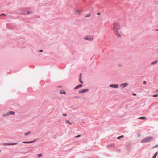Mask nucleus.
Segmentation results:
<instances>
[{"label": "nucleus", "mask_w": 158, "mask_h": 158, "mask_svg": "<svg viewBox=\"0 0 158 158\" xmlns=\"http://www.w3.org/2000/svg\"><path fill=\"white\" fill-rule=\"evenodd\" d=\"M120 28V25L118 23H115L113 26V30L115 35L118 37H120L121 35L118 32V30Z\"/></svg>", "instance_id": "f257e3e1"}, {"label": "nucleus", "mask_w": 158, "mask_h": 158, "mask_svg": "<svg viewBox=\"0 0 158 158\" xmlns=\"http://www.w3.org/2000/svg\"><path fill=\"white\" fill-rule=\"evenodd\" d=\"M153 137L152 136H148L144 138L141 141L142 143L149 142L153 139Z\"/></svg>", "instance_id": "f03ea898"}, {"label": "nucleus", "mask_w": 158, "mask_h": 158, "mask_svg": "<svg viewBox=\"0 0 158 158\" xmlns=\"http://www.w3.org/2000/svg\"><path fill=\"white\" fill-rule=\"evenodd\" d=\"M15 114V113L14 112L12 111H9L6 112V113L2 115L3 117H6L7 116L10 115H14Z\"/></svg>", "instance_id": "7ed1b4c3"}, {"label": "nucleus", "mask_w": 158, "mask_h": 158, "mask_svg": "<svg viewBox=\"0 0 158 158\" xmlns=\"http://www.w3.org/2000/svg\"><path fill=\"white\" fill-rule=\"evenodd\" d=\"M94 37L90 36H87L84 38V40L90 41H92Z\"/></svg>", "instance_id": "20e7f679"}, {"label": "nucleus", "mask_w": 158, "mask_h": 158, "mask_svg": "<svg viewBox=\"0 0 158 158\" xmlns=\"http://www.w3.org/2000/svg\"><path fill=\"white\" fill-rule=\"evenodd\" d=\"M109 87L111 88H117L118 87V86L117 84H111L109 85Z\"/></svg>", "instance_id": "39448f33"}, {"label": "nucleus", "mask_w": 158, "mask_h": 158, "mask_svg": "<svg viewBox=\"0 0 158 158\" xmlns=\"http://www.w3.org/2000/svg\"><path fill=\"white\" fill-rule=\"evenodd\" d=\"M128 85V84L127 83H123L121 84L120 85V86L122 88H124Z\"/></svg>", "instance_id": "423d86ee"}, {"label": "nucleus", "mask_w": 158, "mask_h": 158, "mask_svg": "<svg viewBox=\"0 0 158 158\" xmlns=\"http://www.w3.org/2000/svg\"><path fill=\"white\" fill-rule=\"evenodd\" d=\"M88 89H85L83 90H81L78 92L79 93H85L88 91Z\"/></svg>", "instance_id": "0eeeda50"}, {"label": "nucleus", "mask_w": 158, "mask_h": 158, "mask_svg": "<svg viewBox=\"0 0 158 158\" xmlns=\"http://www.w3.org/2000/svg\"><path fill=\"white\" fill-rule=\"evenodd\" d=\"M25 42V40L23 38H21L19 40V42L21 44L24 43Z\"/></svg>", "instance_id": "6e6552de"}, {"label": "nucleus", "mask_w": 158, "mask_h": 158, "mask_svg": "<svg viewBox=\"0 0 158 158\" xmlns=\"http://www.w3.org/2000/svg\"><path fill=\"white\" fill-rule=\"evenodd\" d=\"M82 86V85L81 84H79L77 86H76L75 88H74V89H77L81 87Z\"/></svg>", "instance_id": "1a4fd4ad"}, {"label": "nucleus", "mask_w": 158, "mask_h": 158, "mask_svg": "<svg viewBox=\"0 0 158 158\" xmlns=\"http://www.w3.org/2000/svg\"><path fill=\"white\" fill-rule=\"evenodd\" d=\"M81 75H82V74L81 73H80V75H79V81L81 83L83 84V82L81 79Z\"/></svg>", "instance_id": "9d476101"}, {"label": "nucleus", "mask_w": 158, "mask_h": 158, "mask_svg": "<svg viewBox=\"0 0 158 158\" xmlns=\"http://www.w3.org/2000/svg\"><path fill=\"white\" fill-rule=\"evenodd\" d=\"M75 12L76 14H79L81 13L79 10L77 9L75 10Z\"/></svg>", "instance_id": "9b49d317"}, {"label": "nucleus", "mask_w": 158, "mask_h": 158, "mask_svg": "<svg viewBox=\"0 0 158 158\" xmlns=\"http://www.w3.org/2000/svg\"><path fill=\"white\" fill-rule=\"evenodd\" d=\"M60 93L61 94H66V92L64 90H61L60 92Z\"/></svg>", "instance_id": "f8f14e48"}, {"label": "nucleus", "mask_w": 158, "mask_h": 158, "mask_svg": "<svg viewBox=\"0 0 158 158\" xmlns=\"http://www.w3.org/2000/svg\"><path fill=\"white\" fill-rule=\"evenodd\" d=\"M31 132L30 131H28L27 133H25L24 135L25 136H27L28 135H30L31 134Z\"/></svg>", "instance_id": "ddd939ff"}, {"label": "nucleus", "mask_w": 158, "mask_h": 158, "mask_svg": "<svg viewBox=\"0 0 158 158\" xmlns=\"http://www.w3.org/2000/svg\"><path fill=\"white\" fill-rule=\"evenodd\" d=\"M138 118L140 119H141L144 120V119H146L147 118L145 117H140Z\"/></svg>", "instance_id": "4468645a"}, {"label": "nucleus", "mask_w": 158, "mask_h": 158, "mask_svg": "<svg viewBox=\"0 0 158 158\" xmlns=\"http://www.w3.org/2000/svg\"><path fill=\"white\" fill-rule=\"evenodd\" d=\"M10 25L9 24H7L6 25V27L7 28L9 29H12L13 28V27H10Z\"/></svg>", "instance_id": "2eb2a0df"}, {"label": "nucleus", "mask_w": 158, "mask_h": 158, "mask_svg": "<svg viewBox=\"0 0 158 158\" xmlns=\"http://www.w3.org/2000/svg\"><path fill=\"white\" fill-rule=\"evenodd\" d=\"M157 62V61L156 60L155 61L152 62L151 63V65H154V64H155Z\"/></svg>", "instance_id": "dca6fc26"}, {"label": "nucleus", "mask_w": 158, "mask_h": 158, "mask_svg": "<svg viewBox=\"0 0 158 158\" xmlns=\"http://www.w3.org/2000/svg\"><path fill=\"white\" fill-rule=\"evenodd\" d=\"M34 141H31L29 142H23V143H33Z\"/></svg>", "instance_id": "f3484780"}, {"label": "nucleus", "mask_w": 158, "mask_h": 158, "mask_svg": "<svg viewBox=\"0 0 158 158\" xmlns=\"http://www.w3.org/2000/svg\"><path fill=\"white\" fill-rule=\"evenodd\" d=\"M123 137H124V136L123 135H122L121 136H120L118 137L117 139H121V138H123Z\"/></svg>", "instance_id": "a211bd4d"}, {"label": "nucleus", "mask_w": 158, "mask_h": 158, "mask_svg": "<svg viewBox=\"0 0 158 158\" xmlns=\"http://www.w3.org/2000/svg\"><path fill=\"white\" fill-rule=\"evenodd\" d=\"M157 152H156L155 153V154H154V155L153 157V158H156L157 155Z\"/></svg>", "instance_id": "6ab92c4d"}, {"label": "nucleus", "mask_w": 158, "mask_h": 158, "mask_svg": "<svg viewBox=\"0 0 158 158\" xmlns=\"http://www.w3.org/2000/svg\"><path fill=\"white\" fill-rule=\"evenodd\" d=\"M42 156V154H39L38 155H37V156L38 157H41Z\"/></svg>", "instance_id": "aec40b11"}, {"label": "nucleus", "mask_w": 158, "mask_h": 158, "mask_svg": "<svg viewBox=\"0 0 158 158\" xmlns=\"http://www.w3.org/2000/svg\"><path fill=\"white\" fill-rule=\"evenodd\" d=\"M90 15H91V14H88L86 15L85 17H89L90 16Z\"/></svg>", "instance_id": "412c9836"}, {"label": "nucleus", "mask_w": 158, "mask_h": 158, "mask_svg": "<svg viewBox=\"0 0 158 158\" xmlns=\"http://www.w3.org/2000/svg\"><path fill=\"white\" fill-rule=\"evenodd\" d=\"M17 144V143H14L8 144L7 145H16Z\"/></svg>", "instance_id": "4be33fe9"}, {"label": "nucleus", "mask_w": 158, "mask_h": 158, "mask_svg": "<svg viewBox=\"0 0 158 158\" xmlns=\"http://www.w3.org/2000/svg\"><path fill=\"white\" fill-rule=\"evenodd\" d=\"M32 13V12H30L29 11H27V14H31Z\"/></svg>", "instance_id": "5701e85b"}, {"label": "nucleus", "mask_w": 158, "mask_h": 158, "mask_svg": "<svg viewBox=\"0 0 158 158\" xmlns=\"http://www.w3.org/2000/svg\"><path fill=\"white\" fill-rule=\"evenodd\" d=\"M152 96L153 97H156L158 96V94H154Z\"/></svg>", "instance_id": "b1692460"}, {"label": "nucleus", "mask_w": 158, "mask_h": 158, "mask_svg": "<svg viewBox=\"0 0 158 158\" xmlns=\"http://www.w3.org/2000/svg\"><path fill=\"white\" fill-rule=\"evenodd\" d=\"M66 122H67L68 123H69L70 124H71L72 123H70V122L68 120H67Z\"/></svg>", "instance_id": "393cba45"}, {"label": "nucleus", "mask_w": 158, "mask_h": 158, "mask_svg": "<svg viewBox=\"0 0 158 158\" xmlns=\"http://www.w3.org/2000/svg\"><path fill=\"white\" fill-rule=\"evenodd\" d=\"M2 15L5 16L6 15L5 14H4V13H3V14H1V16H2Z\"/></svg>", "instance_id": "a878e982"}, {"label": "nucleus", "mask_w": 158, "mask_h": 158, "mask_svg": "<svg viewBox=\"0 0 158 158\" xmlns=\"http://www.w3.org/2000/svg\"><path fill=\"white\" fill-rule=\"evenodd\" d=\"M143 84H146V82L145 81H144L143 82Z\"/></svg>", "instance_id": "bb28decb"}, {"label": "nucleus", "mask_w": 158, "mask_h": 158, "mask_svg": "<svg viewBox=\"0 0 158 158\" xmlns=\"http://www.w3.org/2000/svg\"><path fill=\"white\" fill-rule=\"evenodd\" d=\"M100 14H101V13L100 12H99L97 13V15H100Z\"/></svg>", "instance_id": "cd10ccee"}, {"label": "nucleus", "mask_w": 158, "mask_h": 158, "mask_svg": "<svg viewBox=\"0 0 158 158\" xmlns=\"http://www.w3.org/2000/svg\"><path fill=\"white\" fill-rule=\"evenodd\" d=\"M63 115L64 116H66L67 115V114H63Z\"/></svg>", "instance_id": "c85d7f7f"}, {"label": "nucleus", "mask_w": 158, "mask_h": 158, "mask_svg": "<svg viewBox=\"0 0 158 158\" xmlns=\"http://www.w3.org/2000/svg\"><path fill=\"white\" fill-rule=\"evenodd\" d=\"M39 52H43V50H39Z\"/></svg>", "instance_id": "c756f323"}, {"label": "nucleus", "mask_w": 158, "mask_h": 158, "mask_svg": "<svg viewBox=\"0 0 158 158\" xmlns=\"http://www.w3.org/2000/svg\"><path fill=\"white\" fill-rule=\"evenodd\" d=\"M132 95H136V94L135 93H132Z\"/></svg>", "instance_id": "7c9ffc66"}, {"label": "nucleus", "mask_w": 158, "mask_h": 158, "mask_svg": "<svg viewBox=\"0 0 158 158\" xmlns=\"http://www.w3.org/2000/svg\"><path fill=\"white\" fill-rule=\"evenodd\" d=\"M80 136V135H78L77 136H76V138L79 137Z\"/></svg>", "instance_id": "2f4dec72"}, {"label": "nucleus", "mask_w": 158, "mask_h": 158, "mask_svg": "<svg viewBox=\"0 0 158 158\" xmlns=\"http://www.w3.org/2000/svg\"><path fill=\"white\" fill-rule=\"evenodd\" d=\"M76 97L77 98H78L79 97Z\"/></svg>", "instance_id": "473e14b6"}, {"label": "nucleus", "mask_w": 158, "mask_h": 158, "mask_svg": "<svg viewBox=\"0 0 158 158\" xmlns=\"http://www.w3.org/2000/svg\"><path fill=\"white\" fill-rule=\"evenodd\" d=\"M157 31H158V29L157 30Z\"/></svg>", "instance_id": "72a5a7b5"}, {"label": "nucleus", "mask_w": 158, "mask_h": 158, "mask_svg": "<svg viewBox=\"0 0 158 158\" xmlns=\"http://www.w3.org/2000/svg\"><path fill=\"white\" fill-rule=\"evenodd\" d=\"M157 92H158V90H157Z\"/></svg>", "instance_id": "f704fd0d"}]
</instances>
